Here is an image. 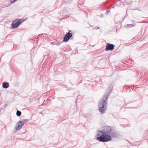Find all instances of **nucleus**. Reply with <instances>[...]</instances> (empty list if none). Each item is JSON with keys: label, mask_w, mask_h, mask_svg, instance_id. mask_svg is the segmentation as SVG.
Returning a JSON list of instances; mask_svg holds the SVG:
<instances>
[{"label": "nucleus", "mask_w": 148, "mask_h": 148, "mask_svg": "<svg viewBox=\"0 0 148 148\" xmlns=\"http://www.w3.org/2000/svg\"><path fill=\"white\" fill-rule=\"evenodd\" d=\"M106 133L108 135L112 137H116L118 135L117 133L110 127H108L106 129Z\"/></svg>", "instance_id": "7ed1b4c3"}, {"label": "nucleus", "mask_w": 148, "mask_h": 148, "mask_svg": "<svg viewBox=\"0 0 148 148\" xmlns=\"http://www.w3.org/2000/svg\"><path fill=\"white\" fill-rule=\"evenodd\" d=\"M110 93H109L108 95H105L104 96L103 98V99L99 103V110L102 114H104L106 111L107 106V102Z\"/></svg>", "instance_id": "f03ea898"}, {"label": "nucleus", "mask_w": 148, "mask_h": 148, "mask_svg": "<svg viewBox=\"0 0 148 148\" xmlns=\"http://www.w3.org/2000/svg\"><path fill=\"white\" fill-rule=\"evenodd\" d=\"M24 124L23 122L22 121L18 122V125H16L15 126V129L17 130H19L22 127V126Z\"/></svg>", "instance_id": "0eeeda50"}, {"label": "nucleus", "mask_w": 148, "mask_h": 148, "mask_svg": "<svg viewBox=\"0 0 148 148\" xmlns=\"http://www.w3.org/2000/svg\"><path fill=\"white\" fill-rule=\"evenodd\" d=\"M114 47L115 45L113 44H110L109 43H107L105 48V50L106 51L109 50L112 51L114 49Z\"/></svg>", "instance_id": "423d86ee"}, {"label": "nucleus", "mask_w": 148, "mask_h": 148, "mask_svg": "<svg viewBox=\"0 0 148 148\" xmlns=\"http://www.w3.org/2000/svg\"><path fill=\"white\" fill-rule=\"evenodd\" d=\"M126 4H127V5H128L129 4V3H126Z\"/></svg>", "instance_id": "f3484780"}, {"label": "nucleus", "mask_w": 148, "mask_h": 148, "mask_svg": "<svg viewBox=\"0 0 148 148\" xmlns=\"http://www.w3.org/2000/svg\"><path fill=\"white\" fill-rule=\"evenodd\" d=\"M9 84L7 82H4L2 86L4 88H7L8 87Z\"/></svg>", "instance_id": "6e6552de"}, {"label": "nucleus", "mask_w": 148, "mask_h": 148, "mask_svg": "<svg viewBox=\"0 0 148 148\" xmlns=\"http://www.w3.org/2000/svg\"><path fill=\"white\" fill-rule=\"evenodd\" d=\"M110 12V11H106V12H107V13H108V12Z\"/></svg>", "instance_id": "2eb2a0df"}, {"label": "nucleus", "mask_w": 148, "mask_h": 148, "mask_svg": "<svg viewBox=\"0 0 148 148\" xmlns=\"http://www.w3.org/2000/svg\"><path fill=\"white\" fill-rule=\"evenodd\" d=\"M5 7L4 6V7H1V8H4V7Z\"/></svg>", "instance_id": "dca6fc26"}, {"label": "nucleus", "mask_w": 148, "mask_h": 148, "mask_svg": "<svg viewBox=\"0 0 148 148\" xmlns=\"http://www.w3.org/2000/svg\"><path fill=\"white\" fill-rule=\"evenodd\" d=\"M21 23L20 19H17L13 21L12 23V27L13 29L17 28Z\"/></svg>", "instance_id": "20e7f679"}, {"label": "nucleus", "mask_w": 148, "mask_h": 148, "mask_svg": "<svg viewBox=\"0 0 148 148\" xmlns=\"http://www.w3.org/2000/svg\"><path fill=\"white\" fill-rule=\"evenodd\" d=\"M99 27H96V29H99Z\"/></svg>", "instance_id": "4468645a"}, {"label": "nucleus", "mask_w": 148, "mask_h": 148, "mask_svg": "<svg viewBox=\"0 0 148 148\" xmlns=\"http://www.w3.org/2000/svg\"><path fill=\"white\" fill-rule=\"evenodd\" d=\"M60 43L59 42H58V43H57V45H60Z\"/></svg>", "instance_id": "ddd939ff"}, {"label": "nucleus", "mask_w": 148, "mask_h": 148, "mask_svg": "<svg viewBox=\"0 0 148 148\" xmlns=\"http://www.w3.org/2000/svg\"><path fill=\"white\" fill-rule=\"evenodd\" d=\"M134 26V24H131L130 25L129 24H127L126 25V26L127 27H133Z\"/></svg>", "instance_id": "9d476101"}, {"label": "nucleus", "mask_w": 148, "mask_h": 148, "mask_svg": "<svg viewBox=\"0 0 148 148\" xmlns=\"http://www.w3.org/2000/svg\"><path fill=\"white\" fill-rule=\"evenodd\" d=\"M97 136H99L96 138V139L102 142H107L111 140L112 138L111 136L108 135V134L106 132L102 131H98L97 132Z\"/></svg>", "instance_id": "f257e3e1"}, {"label": "nucleus", "mask_w": 148, "mask_h": 148, "mask_svg": "<svg viewBox=\"0 0 148 148\" xmlns=\"http://www.w3.org/2000/svg\"><path fill=\"white\" fill-rule=\"evenodd\" d=\"M17 0H10V3H13L16 1Z\"/></svg>", "instance_id": "9b49d317"}, {"label": "nucleus", "mask_w": 148, "mask_h": 148, "mask_svg": "<svg viewBox=\"0 0 148 148\" xmlns=\"http://www.w3.org/2000/svg\"><path fill=\"white\" fill-rule=\"evenodd\" d=\"M27 121V120L26 119H25L23 121H23V123L24 124Z\"/></svg>", "instance_id": "f8f14e48"}, {"label": "nucleus", "mask_w": 148, "mask_h": 148, "mask_svg": "<svg viewBox=\"0 0 148 148\" xmlns=\"http://www.w3.org/2000/svg\"><path fill=\"white\" fill-rule=\"evenodd\" d=\"M21 112L19 110H17L16 113V114L18 116H20L21 115Z\"/></svg>", "instance_id": "1a4fd4ad"}, {"label": "nucleus", "mask_w": 148, "mask_h": 148, "mask_svg": "<svg viewBox=\"0 0 148 148\" xmlns=\"http://www.w3.org/2000/svg\"><path fill=\"white\" fill-rule=\"evenodd\" d=\"M73 34L70 32H69L66 34L65 35L63 40V42H67L69 40L72 36Z\"/></svg>", "instance_id": "39448f33"}]
</instances>
